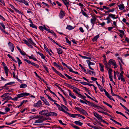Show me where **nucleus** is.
Returning <instances> with one entry per match:
<instances>
[{
  "mask_svg": "<svg viewBox=\"0 0 129 129\" xmlns=\"http://www.w3.org/2000/svg\"><path fill=\"white\" fill-rule=\"evenodd\" d=\"M29 94H30L29 93L26 92H24L23 93H21L20 94L17 95V96L15 97L12 100L14 101H16L18 99L24 96H27L29 95Z\"/></svg>",
  "mask_w": 129,
  "mask_h": 129,
  "instance_id": "f257e3e1",
  "label": "nucleus"
},
{
  "mask_svg": "<svg viewBox=\"0 0 129 129\" xmlns=\"http://www.w3.org/2000/svg\"><path fill=\"white\" fill-rule=\"evenodd\" d=\"M55 102H54V104L56 105V106L58 107V109L60 111L63 112V110H64V109L66 110L67 111H69V110L68 108L66 106L62 104H61V106H60L59 104L56 103Z\"/></svg>",
  "mask_w": 129,
  "mask_h": 129,
  "instance_id": "f03ea898",
  "label": "nucleus"
},
{
  "mask_svg": "<svg viewBox=\"0 0 129 129\" xmlns=\"http://www.w3.org/2000/svg\"><path fill=\"white\" fill-rule=\"evenodd\" d=\"M45 119L43 118V116H42L39 119L36 120L35 123H40L43 122Z\"/></svg>",
  "mask_w": 129,
  "mask_h": 129,
  "instance_id": "7ed1b4c3",
  "label": "nucleus"
},
{
  "mask_svg": "<svg viewBox=\"0 0 129 129\" xmlns=\"http://www.w3.org/2000/svg\"><path fill=\"white\" fill-rule=\"evenodd\" d=\"M86 62L88 64L89 69L92 70H93L94 69H93L91 67L90 65H94L95 64L93 62H91L90 61L88 60H86Z\"/></svg>",
  "mask_w": 129,
  "mask_h": 129,
  "instance_id": "20e7f679",
  "label": "nucleus"
},
{
  "mask_svg": "<svg viewBox=\"0 0 129 129\" xmlns=\"http://www.w3.org/2000/svg\"><path fill=\"white\" fill-rule=\"evenodd\" d=\"M92 16V18L91 19L90 21L91 23L92 24V26H93L96 21V18L94 16Z\"/></svg>",
  "mask_w": 129,
  "mask_h": 129,
  "instance_id": "39448f33",
  "label": "nucleus"
},
{
  "mask_svg": "<svg viewBox=\"0 0 129 129\" xmlns=\"http://www.w3.org/2000/svg\"><path fill=\"white\" fill-rule=\"evenodd\" d=\"M41 99L44 102V103L46 105L49 106L50 104L46 100L44 97H41Z\"/></svg>",
  "mask_w": 129,
  "mask_h": 129,
  "instance_id": "423d86ee",
  "label": "nucleus"
},
{
  "mask_svg": "<svg viewBox=\"0 0 129 129\" xmlns=\"http://www.w3.org/2000/svg\"><path fill=\"white\" fill-rule=\"evenodd\" d=\"M63 112L65 113H66L68 114L69 116L71 117H73V118H75L76 117V114H71V113H69L67 112V111H65L64 110H63Z\"/></svg>",
  "mask_w": 129,
  "mask_h": 129,
  "instance_id": "0eeeda50",
  "label": "nucleus"
},
{
  "mask_svg": "<svg viewBox=\"0 0 129 129\" xmlns=\"http://www.w3.org/2000/svg\"><path fill=\"white\" fill-rule=\"evenodd\" d=\"M10 6L16 12L18 13L19 14H22V13H21V12L19 10L16 8L13 5H12L11 4H10Z\"/></svg>",
  "mask_w": 129,
  "mask_h": 129,
  "instance_id": "6e6552de",
  "label": "nucleus"
},
{
  "mask_svg": "<svg viewBox=\"0 0 129 129\" xmlns=\"http://www.w3.org/2000/svg\"><path fill=\"white\" fill-rule=\"evenodd\" d=\"M94 115L98 119H102V116L99 114L96 113L95 112H93Z\"/></svg>",
  "mask_w": 129,
  "mask_h": 129,
  "instance_id": "1a4fd4ad",
  "label": "nucleus"
},
{
  "mask_svg": "<svg viewBox=\"0 0 129 129\" xmlns=\"http://www.w3.org/2000/svg\"><path fill=\"white\" fill-rule=\"evenodd\" d=\"M42 105L41 102V101H38L36 103H35L34 106L35 107H40Z\"/></svg>",
  "mask_w": 129,
  "mask_h": 129,
  "instance_id": "9d476101",
  "label": "nucleus"
},
{
  "mask_svg": "<svg viewBox=\"0 0 129 129\" xmlns=\"http://www.w3.org/2000/svg\"><path fill=\"white\" fill-rule=\"evenodd\" d=\"M64 15V12L62 10H61L59 15L60 18L61 19L63 18Z\"/></svg>",
  "mask_w": 129,
  "mask_h": 129,
  "instance_id": "9b49d317",
  "label": "nucleus"
},
{
  "mask_svg": "<svg viewBox=\"0 0 129 129\" xmlns=\"http://www.w3.org/2000/svg\"><path fill=\"white\" fill-rule=\"evenodd\" d=\"M47 112V110H45L44 111H42L40 112L41 113H42V114L45 115L47 116H48L49 113Z\"/></svg>",
  "mask_w": 129,
  "mask_h": 129,
  "instance_id": "f8f14e48",
  "label": "nucleus"
},
{
  "mask_svg": "<svg viewBox=\"0 0 129 129\" xmlns=\"http://www.w3.org/2000/svg\"><path fill=\"white\" fill-rule=\"evenodd\" d=\"M107 69H109L108 73L109 74V78H112V70L111 69L109 68H107Z\"/></svg>",
  "mask_w": 129,
  "mask_h": 129,
  "instance_id": "ddd939ff",
  "label": "nucleus"
},
{
  "mask_svg": "<svg viewBox=\"0 0 129 129\" xmlns=\"http://www.w3.org/2000/svg\"><path fill=\"white\" fill-rule=\"evenodd\" d=\"M64 75L66 76L69 79H72L73 80H75L77 81H80V80H77L75 79L74 78H73L72 77L69 76L67 74H66L65 73Z\"/></svg>",
  "mask_w": 129,
  "mask_h": 129,
  "instance_id": "4468645a",
  "label": "nucleus"
},
{
  "mask_svg": "<svg viewBox=\"0 0 129 129\" xmlns=\"http://www.w3.org/2000/svg\"><path fill=\"white\" fill-rule=\"evenodd\" d=\"M109 16L113 19H116L118 17L117 16L112 14H109Z\"/></svg>",
  "mask_w": 129,
  "mask_h": 129,
  "instance_id": "2eb2a0df",
  "label": "nucleus"
},
{
  "mask_svg": "<svg viewBox=\"0 0 129 129\" xmlns=\"http://www.w3.org/2000/svg\"><path fill=\"white\" fill-rule=\"evenodd\" d=\"M23 41L24 42L25 44L29 46V47L31 48H33V47L32 45L31 44H30L26 40H23Z\"/></svg>",
  "mask_w": 129,
  "mask_h": 129,
  "instance_id": "dca6fc26",
  "label": "nucleus"
},
{
  "mask_svg": "<svg viewBox=\"0 0 129 129\" xmlns=\"http://www.w3.org/2000/svg\"><path fill=\"white\" fill-rule=\"evenodd\" d=\"M57 53L59 54H62L63 52V51L60 48H56Z\"/></svg>",
  "mask_w": 129,
  "mask_h": 129,
  "instance_id": "f3484780",
  "label": "nucleus"
},
{
  "mask_svg": "<svg viewBox=\"0 0 129 129\" xmlns=\"http://www.w3.org/2000/svg\"><path fill=\"white\" fill-rule=\"evenodd\" d=\"M53 64L55 66L57 67L60 70V69H61L62 70H63V68L62 66H60L59 65L57 64L56 62H54L53 63Z\"/></svg>",
  "mask_w": 129,
  "mask_h": 129,
  "instance_id": "a211bd4d",
  "label": "nucleus"
},
{
  "mask_svg": "<svg viewBox=\"0 0 129 129\" xmlns=\"http://www.w3.org/2000/svg\"><path fill=\"white\" fill-rule=\"evenodd\" d=\"M109 62V64H111L113 65H115V64L116 63L115 61L112 59H110Z\"/></svg>",
  "mask_w": 129,
  "mask_h": 129,
  "instance_id": "6ab92c4d",
  "label": "nucleus"
},
{
  "mask_svg": "<svg viewBox=\"0 0 129 129\" xmlns=\"http://www.w3.org/2000/svg\"><path fill=\"white\" fill-rule=\"evenodd\" d=\"M58 93L59 94V95L63 99L64 102L65 103V105H66L67 104V101L65 99L64 97L61 94H60L59 92H58Z\"/></svg>",
  "mask_w": 129,
  "mask_h": 129,
  "instance_id": "aec40b11",
  "label": "nucleus"
},
{
  "mask_svg": "<svg viewBox=\"0 0 129 129\" xmlns=\"http://www.w3.org/2000/svg\"><path fill=\"white\" fill-rule=\"evenodd\" d=\"M80 112L86 115H88L87 112L84 110L81 109Z\"/></svg>",
  "mask_w": 129,
  "mask_h": 129,
  "instance_id": "412c9836",
  "label": "nucleus"
},
{
  "mask_svg": "<svg viewBox=\"0 0 129 129\" xmlns=\"http://www.w3.org/2000/svg\"><path fill=\"white\" fill-rule=\"evenodd\" d=\"M68 91L69 92V95L70 96L74 99H76V97L74 95L71 93V91L70 90H68Z\"/></svg>",
  "mask_w": 129,
  "mask_h": 129,
  "instance_id": "4be33fe9",
  "label": "nucleus"
},
{
  "mask_svg": "<svg viewBox=\"0 0 129 129\" xmlns=\"http://www.w3.org/2000/svg\"><path fill=\"white\" fill-rule=\"evenodd\" d=\"M4 68L6 76L7 77L8 76V72L9 71V70L7 67H6L5 68Z\"/></svg>",
  "mask_w": 129,
  "mask_h": 129,
  "instance_id": "5701e85b",
  "label": "nucleus"
},
{
  "mask_svg": "<svg viewBox=\"0 0 129 129\" xmlns=\"http://www.w3.org/2000/svg\"><path fill=\"white\" fill-rule=\"evenodd\" d=\"M118 7H119V9L120 10H123L124 8V6L123 4L118 5Z\"/></svg>",
  "mask_w": 129,
  "mask_h": 129,
  "instance_id": "b1692460",
  "label": "nucleus"
},
{
  "mask_svg": "<svg viewBox=\"0 0 129 129\" xmlns=\"http://www.w3.org/2000/svg\"><path fill=\"white\" fill-rule=\"evenodd\" d=\"M57 114L56 113L54 112H50L49 113V116H57Z\"/></svg>",
  "mask_w": 129,
  "mask_h": 129,
  "instance_id": "393cba45",
  "label": "nucleus"
},
{
  "mask_svg": "<svg viewBox=\"0 0 129 129\" xmlns=\"http://www.w3.org/2000/svg\"><path fill=\"white\" fill-rule=\"evenodd\" d=\"M28 42L30 44H31L34 45V46H35V45H36V44L34 43L31 39H29Z\"/></svg>",
  "mask_w": 129,
  "mask_h": 129,
  "instance_id": "a878e982",
  "label": "nucleus"
},
{
  "mask_svg": "<svg viewBox=\"0 0 129 129\" xmlns=\"http://www.w3.org/2000/svg\"><path fill=\"white\" fill-rule=\"evenodd\" d=\"M103 61L104 63V64L107 67L108 66L109 67H110V65L108 63H107L106 58H104Z\"/></svg>",
  "mask_w": 129,
  "mask_h": 129,
  "instance_id": "bb28decb",
  "label": "nucleus"
},
{
  "mask_svg": "<svg viewBox=\"0 0 129 129\" xmlns=\"http://www.w3.org/2000/svg\"><path fill=\"white\" fill-rule=\"evenodd\" d=\"M81 12L82 13V14L84 15V16H85L87 18H88L89 17L88 16V15L86 14V13L82 9L81 10Z\"/></svg>",
  "mask_w": 129,
  "mask_h": 129,
  "instance_id": "cd10ccee",
  "label": "nucleus"
},
{
  "mask_svg": "<svg viewBox=\"0 0 129 129\" xmlns=\"http://www.w3.org/2000/svg\"><path fill=\"white\" fill-rule=\"evenodd\" d=\"M66 28L67 29H68L69 30H71L74 29V27L70 25H67Z\"/></svg>",
  "mask_w": 129,
  "mask_h": 129,
  "instance_id": "c85d7f7f",
  "label": "nucleus"
},
{
  "mask_svg": "<svg viewBox=\"0 0 129 129\" xmlns=\"http://www.w3.org/2000/svg\"><path fill=\"white\" fill-rule=\"evenodd\" d=\"M9 47L10 49L11 50L12 52H13L14 49V45L13 44H11V45H9Z\"/></svg>",
  "mask_w": 129,
  "mask_h": 129,
  "instance_id": "c756f323",
  "label": "nucleus"
},
{
  "mask_svg": "<svg viewBox=\"0 0 129 129\" xmlns=\"http://www.w3.org/2000/svg\"><path fill=\"white\" fill-rule=\"evenodd\" d=\"M99 65L100 68V70L102 72H103L104 69H103L104 66L101 63H99Z\"/></svg>",
  "mask_w": 129,
  "mask_h": 129,
  "instance_id": "7c9ffc66",
  "label": "nucleus"
},
{
  "mask_svg": "<svg viewBox=\"0 0 129 129\" xmlns=\"http://www.w3.org/2000/svg\"><path fill=\"white\" fill-rule=\"evenodd\" d=\"M99 35H98L94 37L92 39V41L93 42L96 41L98 39L99 37Z\"/></svg>",
  "mask_w": 129,
  "mask_h": 129,
  "instance_id": "2f4dec72",
  "label": "nucleus"
},
{
  "mask_svg": "<svg viewBox=\"0 0 129 129\" xmlns=\"http://www.w3.org/2000/svg\"><path fill=\"white\" fill-rule=\"evenodd\" d=\"M16 58L17 59V61L18 64H19L18 66L19 67H20V65L22 64V62L21 61V60H20V59H19V58L18 57H17Z\"/></svg>",
  "mask_w": 129,
  "mask_h": 129,
  "instance_id": "473e14b6",
  "label": "nucleus"
},
{
  "mask_svg": "<svg viewBox=\"0 0 129 129\" xmlns=\"http://www.w3.org/2000/svg\"><path fill=\"white\" fill-rule=\"evenodd\" d=\"M27 86V85L25 84H21L20 86V87L21 88H25Z\"/></svg>",
  "mask_w": 129,
  "mask_h": 129,
  "instance_id": "72a5a7b5",
  "label": "nucleus"
},
{
  "mask_svg": "<svg viewBox=\"0 0 129 129\" xmlns=\"http://www.w3.org/2000/svg\"><path fill=\"white\" fill-rule=\"evenodd\" d=\"M73 91L75 92V93L77 94L78 93V92L80 91V90L79 89L75 87V89L73 90Z\"/></svg>",
  "mask_w": 129,
  "mask_h": 129,
  "instance_id": "f704fd0d",
  "label": "nucleus"
},
{
  "mask_svg": "<svg viewBox=\"0 0 129 129\" xmlns=\"http://www.w3.org/2000/svg\"><path fill=\"white\" fill-rule=\"evenodd\" d=\"M74 123L77 125H79L80 126H81L83 124V123L78 121H75Z\"/></svg>",
  "mask_w": 129,
  "mask_h": 129,
  "instance_id": "c9c22d12",
  "label": "nucleus"
},
{
  "mask_svg": "<svg viewBox=\"0 0 129 129\" xmlns=\"http://www.w3.org/2000/svg\"><path fill=\"white\" fill-rule=\"evenodd\" d=\"M107 97L109 98L110 100H112L113 101L115 102V100L109 94L106 96Z\"/></svg>",
  "mask_w": 129,
  "mask_h": 129,
  "instance_id": "e433bc0d",
  "label": "nucleus"
},
{
  "mask_svg": "<svg viewBox=\"0 0 129 129\" xmlns=\"http://www.w3.org/2000/svg\"><path fill=\"white\" fill-rule=\"evenodd\" d=\"M46 94L48 97V98L49 99V100H50V101H52L53 102H57L56 101H55L54 100H53L47 94Z\"/></svg>",
  "mask_w": 129,
  "mask_h": 129,
  "instance_id": "4c0bfd02",
  "label": "nucleus"
},
{
  "mask_svg": "<svg viewBox=\"0 0 129 129\" xmlns=\"http://www.w3.org/2000/svg\"><path fill=\"white\" fill-rule=\"evenodd\" d=\"M7 56L10 58L13 61L15 62L16 63L17 62L9 54H8L7 55Z\"/></svg>",
  "mask_w": 129,
  "mask_h": 129,
  "instance_id": "58836bf2",
  "label": "nucleus"
},
{
  "mask_svg": "<svg viewBox=\"0 0 129 129\" xmlns=\"http://www.w3.org/2000/svg\"><path fill=\"white\" fill-rule=\"evenodd\" d=\"M29 25L30 27H31L33 28H35L36 29H37V26L33 24V23L30 24Z\"/></svg>",
  "mask_w": 129,
  "mask_h": 129,
  "instance_id": "ea45409f",
  "label": "nucleus"
},
{
  "mask_svg": "<svg viewBox=\"0 0 129 129\" xmlns=\"http://www.w3.org/2000/svg\"><path fill=\"white\" fill-rule=\"evenodd\" d=\"M31 64L34 66L35 67L37 68H39V65H37V64L33 62H32V63H31Z\"/></svg>",
  "mask_w": 129,
  "mask_h": 129,
  "instance_id": "a19ab883",
  "label": "nucleus"
},
{
  "mask_svg": "<svg viewBox=\"0 0 129 129\" xmlns=\"http://www.w3.org/2000/svg\"><path fill=\"white\" fill-rule=\"evenodd\" d=\"M99 88L100 89V90L102 92L103 91V88L102 86L101 85H99L98 86Z\"/></svg>",
  "mask_w": 129,
  "mask_h": 129,
  "instance_id": "79ce46f5",
  "label": "nucleus"
},
{
  "mask_svg": "<svg viewBox=\"0 0 129 129\" xmlns=\"http://www.w3.org/2000/svg\"><path fill=\"white\" fill-rule=\"evenodd\" d=\"M71 125L74 128H75L76 129H80L78 126H77L76 125H75L74 124H71Z\"/></svg>",
  "mask_w": 129,
  "mask_h": 129,
  "instance_id": "37998d69",
  "label": "nucleus"
},
{
  "mask_svg": "<svg viewBox=\"0 0 129 129\" xmlns=\"http://www.w3.org/2000/svg\"><path fill=\"white\" fill-rule=\"evenodd\" d=\"M57 84L56 83L55 84V85L59 89V90H61L63 92L64 90H62L61 88L59 87V86L57 85Z\"/></svg>",
  "mask_w": 129,
  "mask_h": 129,
  "instance_id": "c03bdc74",
  "label": "nucleus"
},
{
  "mask_svg": "<svg viewBox=\"0 0 129 129\" xmlns=\"http://www.w3.org/2000/svg\"><path fill=\"white\" fill-rule=\"evenodd\" d=\"M63 2L66 6H67L68 5H70V3L69 2H68L67 1H63Z\"/></svg>",
  "mask_w": 129,
  "mask_h": 129,
  "instance_id": "a18cd8bd",
  "label": "nucleus"
},
{
  "mask_svg": "<svg viewBox=\"0 0 129 129\" xmlns=\"http://www.w3.org/2000/svg\"><path fill=\"white\" fill-rule=\"evenodd\" d=\"M79 66L81 69L85 72L86 71V69L84 68L83 66L80 64H79Z\"/></svg>",
  "mask_w": 129,
  "mask_h": 129,
  "instance_id": "49530a36",
  "label": "nucleus"
},
{
  "mask_svg": "<svg viewBox=\"0 0 129 129\" xmlns=\"http://www.w3.org/2000/svg\"><path fill=\"white\" fill-rule=\"evenodd\" d=\"M76 116H77L80 118H81L83 119H84L85 118V117L84 116H82L80 114H76Z\"/></svg>",
  "mask_w": 129,
  "mask_h": 129,
  "instance_id": "de8ad7c7",
  "label": "nucleus"
},
{
  "mask_svg": "<svg viewBox=\"0 0 129 129\" xmlns=\"http://www.w3.org/2000/svg\"><path fill=\"white\" fill-rule=\"evenodd\" d=\"M14 82H11L8 83L5 85V86L8 85H11L12 84H13L14 83Z\"/></svg>",
  "mask_w": 129,
  "mask_h": 129,
  "instance_id": "09e8293b",
  "label": "nucleus"
},
{
  "mask_svg": "<svg viewBox=\"0 0 129 129\" xmlns=\"http://www.w3.org/2000/svg\"><path fill=\"white\" fill-rule=\"evenodd\" d=\"M24 61H26L29 64H31V63H32V62H31L30 60L25 59H24Z\"/></svg>",
  "mask_w": 129,
  "mask_h": 129,
  "instance_id": "8fccbe9b",
  "label": "nucleus"
},
{
  "mask_svg": "<svg viewBox=\"0 0 129 129\" xmlns=\"http://www.w3.org/2000/svg\"><path fill=\"white\" fill-rule=\"evenodd\" d=\"M59 122L61 124L63 125H66L67 124L66 123H63L61 120H58Z\"/></svg>",
  "mask_w": 129,
  "mask_h": 129,
  "instance_id": "3c124183",
  "label": "nucleus"
},
{
  "mask_svg": "<svg viewBox=\"0 0 129 129\" xmlns=\"http://www.w3.org/2000/svg\"><path fill=\"white\" fill-rule=\"evenodd\" d=\"M93 107L94 108H96L99 109L100 108H101L100 107L96 105H95L94 104H93Z\"/></svg>",
  "mask_w": 129,
  "mask_h": 129,
  "instance_id": "603ef678",
  "label": "nucleus"
},
{
  "mask_svg": "<svg viewBox=\"0 0 129 129\" xmlns=\"http://www.w3.org/2000/svg\"><path fill=\"white\" fill-rule=\"evenodd\" d=\"M50 33H51L54 36L56 37V35L54 33V32L52 30H51L50 31Z\"/></svg>",
  "mask_w": 129,
  "mask_h": 129,
  "instance_id": "864d4df0",
  "label": "nucleus"
},
{
  "mask_svg": "<svg viewBox=\"0 0 129 129\" xmlns=\"http://www.w3.org/2000/svg\"><path fill=\"white\" fill-rule=\"evenodd\" d=\"M110 119L111 120H112L113 122H115V123L116 124H119L120 123H119L117 122V121H115V120H114V119H113L112 118H110Z\"/></svg>",
  "mask_w": 129,
  "mask_h": 129,
  "instance_id": "5fc2aeb1",
  "label": "nucleus"
},
{
  "mask_svg": "<svg viewBox=\"0 0 129 129\" xmlns=\"http://www.w3.org/2000/svg\"><path fill=\"white\" fill-rule=\"evenodd\" d=\"M0 24L3 28V29H5L6 28L4 24L2 22L0 23Z\"/></svg>",
  "mask_w": 129,
  "mask_h": 129,
  "instance_id": "6e6d98bb",
  "label": "nucleus"
},
{
  "mask_svg": "<svg viewBox=\"0 0 129 129\" xmlns=\"http://www.w3.org/2000/svg\"><path fill=\"white\" fill-rule=\"evenodd\" d=\"M75 109H76V110L80 112V111H81V108L79 107H75Z\"/></svg>",
  "mask_w": 129,
  "mask_h": 129,
  "instance_id": "4d7b16f0",
  "label": "nucleus"
},
{
  "mask_svg": "<svg viewBox=\"0 0 129 129\" xmlns=\"http://www.w3.org/2000/svg\"><path fill=\"white\" fill-rule=\"evenodd\" d=\"M67 68L69 69V71L70 72L73 73L74 71H73L71 67L68 66Z\"/></svg>",
  "mask_w": 129,
  "mask_h": 129,
  "instance_id": "13d9d810",
  "label": "nucleus"
},
{
  "mask_svg": "<svg viewBox=\"0 0 129 129\" xmlns=\"http://www.w3.org/2000/svg\"><path fill=\"white\" fill-rule=\"evenodd\" d=\"M79 56H80L81 57H82V58L84 59H87V57L85 56H82L80 54H79Z\"/></svg>",
  "mask_w": 129,
  "mask_h": 129,
  "instance_id": "bf43d9fd",
  "label": "nucleus"
},
{
  "mask_svg": "<svg viewBox=\"0 0 129 129\" xmlns=\"http://www.w3.org/2000/svg\"><path fill=\"white\" fill-rule=\"evenodd\" d=\"M111 93L112 94V95L113 96H118L117 95H116L115 94H114L113 93V91L112 89H111Z\"/></svg>",
  "mask_w": 129,
  "mask_h": 129,
  "instance_id": "052dcab7",
  "label": "nucleus"
},
{
  "mask_svg": "<svg viewBox=\"0 0 129 129\" xmlns=\"http://www.w3.org/2000/svg\"><path fill=\"white\" fill-rule=\"evenodd\" d=\"M66 42L69 44H70L71 43V42L67 38H66Z\"/></svg>",
  "mask_w": 129,
  "mask_h": 129,
  "instance_id": "680f3d73",
  "label": "nucleus"
},
{
  "mask_svg": "<svg viewBox=\"0 0 129 129\" xmlns=\"http://www.w3.org/2000/svg\"><path fill=\"white\" fill-rule=\"evenodd\" d=\"M44 49L46 50V51H48V49L45 44L44 45Z\"/></svg>",
  "mask_w": 129,
  "mask_h": 129,
  "instance_id": "e2e57ef3",
  "label": "nucleus"
},
{
  "mask_svg": "<svg viewBox=\"0 0 129 129\" xmlns=\"http://www.w3.org/2000/svg\"><path fill=\"white\" fill-rule=\"evenodd\" d=\"M43 66L47 72H48V70L47 68L44 65H43Z\"/></svg>",
  "mask_w": 129,
  "mask_h": 129,
  "instance_id": "0e129e2a",
  "label": "nucleus"
},
{
  "mask_svg": "<svg viewBox=\"0 0 129 129\" xmlns=\"http://www.w3.org/2000/svg\"><path fill=\"white\" fill-rule=\"evenodd\" d=\"M25 5L27 6H28L29 5L28 4L27 2L25 0L23 3Z\"/></svg>",
  "mask_w": 129,
  "mask_h": 129,
  "instance_id": "69168bd1",
  "label": "nucleus"
},
{
  "mask_svg": "<svg viewBox=\"0 0 129 129\" xmlns=\"http://www.w3.org/2000/svg\"><path fill=\"white\" fill-rule=\"evenodd\" d=\"M0 18L2 20L4 21H5L6 20L4 18V17L1 16V15H0Z\"/></svg>",
  "mask_w": 129,
  "mask_h": 129,
  "instance_id": "338daca9",
  "label": "nucleus"
},
{
  "mask_svg": "<svg viewBox=\"0 0 129 129\" xmlns=\"http://www.w3.org/2000/svg\"><path fill=\"white\" fill-rule=\"evenodd\" d=\"M40 56H41V58L43 59H44L45 58V57L43 55V54L42 53H41L40 54Z\"/></svg>",
  "mask_w": 129,
  "mask_h": 129,
  "instance_id": "774afa93",
  "label": "nucleus"
}]
</instances>
